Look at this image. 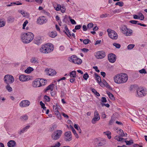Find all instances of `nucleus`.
I'll return each instance as SVG.
<instances>
[{"label": "nucleus", "mask_w": 147, "mask_h": 147, "mask_svg": "<svg viewBox=\"0 0 147 147\" xmlns=\"http://www.w3.org/2000/svg\"><path fill=\"white\" fill-rule=\"evenodd\" d=\"M128 78V76L126 73H121L115 75L113 77V80L115 83L121 84L126 83Z\"/></svg>", "instance_id": "f257e3e1"}, {"label": "nucleus", "mask_w": 147, "mask_h": 147, "mask_svg": "<svg viewBox=\"0 0 147 147\" xmlns=\"http://www.w3.org/2000/svg\"><path fill=\"white\" fill-rule=\"evenodd\" d=\"M22 42L25 44H28L31 42L34 38L33 33L30 32L22 33L20 36Z\"/></svg>", "instance_id": "f03ea898"}, {"label": "nucleus", "mask_w": 147, "mask_h": 147, "mask_svg": "<svg viewBox=\"0 0 147 147\" xmlns=\"http://www.w3.org/2000/svg\"><path fill=\"white\" fill-rule=\"evenodd\" d=\"M47 82L46 80L44 79L38 78L34 80L32 83V86L35 88L40 87L44 85Z\"/></svg>", "instance_id": "7ed1b4c3"}, {"label": "nucleus", "mask_w": 147, "mask_h": 147, "mask_svg": "<svg viewBox=\"0 0 147 147\" xmlns=\"http://www.w3.org/2000/svg\"><path fill=\"white\" fill-rule=\"evenodd\" d=\"M121 32L126 36H130L132 35L133 31L131 29L127 28L126 26H123L120 27Z\"/></svg>", "instance_id": "20e7f679"}, {"label": "nucleus", "mask_w": 147, "mask_h": 147, "mask_svg": "<svg viewBox=\"0 0 147 147\" xmlns=\"http://www.w3.org/2000/svg\"><path fill=\"white\" fill-rule=\"evenodd\" d=\"M68 59L70 62L78 65H80L82 62V60L75 55L69 57Z\"/></svg>", "instance_id": "39448f33"}, {"label": "nucleus", "mask_w": 147, "mask_h": 147, "mask_svg": "<svg viewBox=\"0 0 147 147\" xmlns=\"http://www.w3.org/2000/svg\"><path fill=\"white\" fill-rule=\"evenodd\" d=\"M3 80L6 84H11L14 82V78L13 76L7 74L4 76Z\"/></svg>", "instance_id": "423d86ee"}, {"label": "nucleus", "mask_w": 147, "mask_h": 147, "mask_svg": "<svg viewBox=\"0 0 147 147\" xmlns=\"http://www.w3.org/2000/svg\"><path fill=\"white\" fill-rule=\"evenodd\" d=\"M107 31L108 33V36L110 38L115 40L117 39L118 35L114 31L110 29H108L107 30Z\"/></svg>", "instance_id": "0eeeda50"}, {"label": "nucleus", "mask_w": 147, "mask_h": 147, "mask_svg": "<svg viewBox=\"0 0 147 147\" xmlns=\"http://www.w3.org/2000/svg\"><path fill=\"white\" fill-rule=\"evenodd\" d=\"M62 133V131L61 130H57L52 134L51 138L53 140H58L60 137Z\"/></svg>", "instance_id": "6e6552de"}, {"label": "nucleus", "mask_w": 147, "mask_h": 147, "mask_svg": "<svg viewBox=\"0 0 147 147\" xmlns=\"http://www.w3.org/2000/svg\"><path fill=\"white\" fill-rule=\"evenodd\" d=\"M53 7L57 11H60L63 13L65 12V8L63 5H61L60 4H55L53 5Z\"/></svg>", "instance_id": "1a4fd4ad"}, {"label": "nucleus", "mask_w": 147, "mask_h": 147, "mask_svg": "<svg viewBox=\"0 0 147 147\" xmlns=\"http://www.w3.org/2000/svg\"><path fill=\"white\" fill-rule=\"evenodd\" d=\"M96 142H97V146L98 147L103 146L106 144L107 140L104 138H96L95 140Z\"/></svg>", "instance_id": "9d476101"}, {"label": "nucleus", "mask_w": 147, "mask_h": 147, "mask_svg": "<svg viewBox=\"0 0 147 147\" xmlns=\"http://www.w3.org/2000/svg\"><path fill=\"white\" fill-rule=\"evenodd\" d=\"M146 94V90L142 88H139L137 90L136 96L142 97L145 95Z\"/></svg>", "instance_id": "9b49d317"}, {"label": "nucleus", "mask_w": 147, "mask_h": 147, "mask_svg": "<svg viewBox=\"0 0 147 147\" xmlns=\"http://www.w3.org/2000/svg\"><path fill=\"white\" fill-rule=\"evenodd\" d=\"M44 45L47 54L51 53L54 50V46L51 43H48Z\"/></svg>", "instance_id": "f8f14e48"}, {"label": "nucleus", "mask_w": 147, "mask_h": 147, "mask_svg": "<svg viewBox=\"0 0 147 147\" xmlns=\"http://www.w3.org/2000/svg\"><path fill=\"white\" fill-rule=\"evenodd\" d=\"M64 138L65 141L66 142H69L72 140V135L71 132L67 131L65 132L64 134Z\"/></svg>", "instance_id": "ddd939ff"}, {"label": "nucleus", "mask_w": 147, "mask_h": 147, "mask_svg": "<svg viewBox=\"0 0 147 147\" xmlns=\"http://www.w3.org/2000/svg\"><path fill=\"white\" fill-rule=\"evenodd\" d=\"M30 104V101L25 100L21 101L19 103V106L21 108H25L29 106Z\"/></svg>", "instance_id": "4468645a"}, {"label": "nucleus", "mask_w": 147, "mask_h": 147, "mask_svg": "<svg viewBox=\"0 0 147 147\" xmlns=\"http://www.w3.org/2000/svg\"><path fill=\"white\" fill-rule=\"evenodd\" d=\"M96 57L97 59H102L106 56V53L103 51H99L96 53Z\"/></svg>", "instance_id": "2eb2a0df"}, {"label": "nucleus", "mask_w": 147, "mask_h": 147, "mask_svg": "<svg viewBox=\"0 0 147 147\" xmlns=\"http://www.w3.org/2000/svg\"><path fill=\"white\" fill-rule=\"evenodd\" d=\"M47 21V19L46 17L41 16L37 19L36 22L38 24L41 25L46 23Z\"/></svg>", "instance_id": "dca6fc26"}, {"label": "nucleus", "mask_w": 147, "mask_h": 147, "mask_svg": "<svg viewBox=\"0 0 147 147\" xmlns=\"http://www.w3.org/2000/svg\"><path fill=\"white\" fill-rule=\"evenodd\" d=\"M108 58L109 61L110 63H114L116 61V56L115 54L110 53L108 55Z\"/></svg>", "instance_id": "f3484780"}, {"label": "nucleus", "mask_w": 147, "mask_h": 147, "mask_svg": "<svg viewBox=\"0 0 147 147\" xmlns=\"http://www.w3.org/2000/svg\"><path fill=\"white\" fill-rule=\"evenodd\" d=\"M100 119V116L98 111H95L94 112V117L92 120V123L93 124H95Z\"/></svg>", "instance_id": "a211bd4d"}, {"label": "nucleus", "mask_w": 147, "mask_h": 147, "mask_svg": "<svg viewBox=\"0 0 147 147\" xmlns=\"http://www.w3.org/2000/svg\"><path fill=\"white\" fill-rule=\"evenodd\" d=\"M45 73L48 76H53L56 74V71L51 69L47 68L45 70Z\"/></svg>", "instance_id": "6ab92c4d"}, {"label": "nucleus", "mask_w": 147, "mask_h": 147, "mask_svg": "<svg viewBox=\"0 0 147 147\" xmlns=\"http://www.w3.org/2000/svg\"><path fill=\"white\" fill-rule=\"evenodd\" d=\"M19 79L20 81L24 82L30 80V78L29 76H25L22 74L19 76Z\"/></svg>", "instance_id": "aec40b11"}, {"label": "nucleus", "mask_w": 147, "mask_h": 147, "mask_svg": "<svg viewBox=\"0 0 147 147\" xmlns=\"http://www.w3.org/2000/svg\"><path fill=\"white\" fill-rule=\"evenodd\" d=\"M39 51L41 54H47V51L45 48L44 44L42 45L39 49Z\"/></svg>", "instance_id": "412c9836"}, {"label": "nucleus", "mask_w": 147, "mask_h": 147, "mask_svg": "<svg viewBox=\"0 0 147 147\" xmlns=\"http://www.w3.org/2000/svg\"><path fill=\"white\" fill-rule=\"evenodd\" d=\"M65 28V30H63V32L67 35V36L69 37L71 36V34L69 32L67 26L66 25H64V26Z\"/></svg>", "instance_id": "4be33fe9"}, {"label": "nucleus", "mask_w": 147, "mask_h": 147, "mask_svg": "<svg viewBox=\"0 0 147 147\" xmlns=\"http://www.w3.org/2000/svg\"><path fill=\"white\" fill-rule=\"evenodd\" d=\"M30 61L33 64H38L39 63L38 58L35 57H33L30 59Z\"/></svg>", "instance_id": "5701e85b"}, {"label": "nucleus", "mask_w": 147, "mask_h": 147, "mask_svg": "<svg viewBox=\"0 0 147 147\" xmlns=\"http://www.w3.org/2000/svg\"><path fill=\"white\" fill-rule=\"evenodd\" d=\"M16 144V142L12 140H11L9 141L7 143V145L8 147H13L15 146Z\"/></svg>", "instance_id": "b1692460"}, {"label": "nucleus", "mask_w": 147, "mask_h": 147, "mask_svg": "<svg viewBox=\"0 0 147 147\" xmlns=\"http://www.w3.org/2000/svg\"><path fill=\"white\" fill-rule=\"evenodd\" d=\"M138 21L137 20H131L129 21V22L131 23L134 24H137L138 25H140L141 26L146 27V25L144 24H142L140 23H137Z\"/></svg>", "instance_id": "393cba45"}, {"label": "nucleus", "mask_w": 147, "mask_h": 147, "mask_svg": "<svg viewBox=\"0 0 147 147\" xmlns=\"http://www.w3.org/2000/svg\"><path fill=\"white\" fill-rule=\"evenodd\" d=\"M54 85L53 84H51L49 85L45 89V92L48 90H53L54 88Z\"/></svg>", "instance_id": "a878e982"}, {"label": "nucleus", "mask_w": 147, "mask_h": 147, "mask_svg": "<svg viewBox=\"0 0 147 147\" xmlns=\"http://www.w3.org/2000/svg\"><path fill=\"white\" fill-rule=\"evenodd\" d=\"M49 36L52 38H55L57 35V33L56 31H52L49 33Z\"/></svg>", "instance_id": "bb28decb"}, {"label": "nucleus", "mask_w": 147, "mask_h": 147, "mask_svg": "<svg viewBox=\"0 0 147 147\" xmlns=\"http://www.w3.org/2000/svg\"><path fill=\"white\" fill-rule=\"evenodd\" d=\"M33 68L31 67H28L25 70L24 72L25 73L29 74L31 73L34 70Z\"/></svg>", "instance_id": "cd10ccee"}, {"label": "nucleus", "mask_w": 147, "mask_h": 147, "mask_svg": "<svg viewBox=\"0 0 147 147\" xmlns=\"http://www.w3.org/2000/svg\"><path fill=\"white\" fill-rule=\"evenodd\" d=\"M20 12L22 14L23 16L26 17H28L29 16L28 13L24 11V10H20Z\"/></svg>", "instance_id": "c85d7f7f"}, {"label": "nucleus", "mask_w": 147, "mask_h": 147, "mask_svg": "<svg viewBox=\"0 0 147 147\" xmlns=\"http://www.w3.org/2000/svg\"><path fill=\"white\" fill-rule=\"evenodd\" d=\"M95 79L97 81V83L101 82V80L100 77L97 74L95 73L94 74Z\"/></svg>", "instance_id": "c756f323"}, {"label": "nucleus", "mask_w": 147, "mask_h": 147, "mask_svg": "<svg viewBox=\"0 0 147 147\" xmlns=\"http://www.w3.org/2000/svg\"><path fill=\"white\" fill-rule=\"evenodd\" d=\"M6 24V22L3 19H0V28L4 26Z\"/></svg>", "instance_id": "7c9ffc66"}, {"label": "nucleus", "mask_w": 147, "mask_h": 147, "mask_svg": "<svg viewBox=\"0 0 147 147\" xmlns=\"http://www.w3.org/2000/svg\"><path fill=\"white\" fill-rule=\"evenodd\" d=\"M42 41L41 38L40 37H38L36 39L34 43L37 45H39L41 43Z\"/></svg>", "instance_id": "2f4dec72"}, {"label": "nucleus", "mask_w": 147, "mask_h": 147, "mask_svg": "<svg viewBox=\"0 0 147 147\" xmlns=\"http://www.w3.org/2000/svg\"><path fill=\"white\" fill-rule=\"evenodd\" d=\"M119 134L121 136H125L127 135L126 133L124 134L123 131L122 129H119L117 131Z\"/></svg>", "instance_id": "473e14b6"}, {"label": "nucleus", "mask_w": 147, "mask_h": 147, "mask_svg": "<svg viewBox=\"0 0 147 147\" xmlns=\"http://www.w3.org/2000/svg\"><path fill=\"white\" fill-rule=\"evenodd\" d=\"M107 93L108 94L109 97L112 100H115V97L113 95L110 93L109 91H107Z\"/></svg>", "instance_id": "72a5a7b5"}, {"label": "nucleus", "mask_w": 147, "mask_h": 147, "mask_svg": "<svg viewBox=\"0 0 147 147\" xmlns=\"http://www.w3.org/2000/svg\"><path fill=\"white\" fill-rule=\"evenodd\" d=\"M69 76L71 78H76V71H73L70 72Z\"/></svg>", "instance_id": "f704fd0d"}, {"label": "nucleus", "mask_w": 147, "mask_h": 147, "mask_svg": "<svg viewBox=\"0 0 147 147\" xmlns=\"http://www.w3.org/2000/svg\"><path fill=\"white\" fill-rule=\"evenodd\" d=\"M22 4V3L20 1H17L16 2L11 3L10 5H7V6H11L13 5H20Z\"/></svg>", "instance_id": "c9c22d12"}, {"label": "nucleus", "mask_w": 147, "mask_h": 147, "mask_svg": "<svg viewBox=\"0 0 147 147\" xmlns=\"http://www.w3.org/2000/svg\"><path fill=\"white\" fill-rule=\"evenodd\" d=\"M20 119L22 121L26 120L28 119V116L27 115L25 114L22 116L20 117Z\"/></svg>", "instance_id": "e433bc0d"}, {"label": "nucleus", "mask_w": 147, "mask_h": 147, "mask_svg": "<svg viewBox=\"0 0 147 147\" xmlns=\"http://www.w3.org/2000/svg\"><path fill=\"white\" fill-rule=\"evenodd\" d=\"M138 14L139 19L141 20H143L144 19V15L140 12L138 13Z\"/></svg>", "instance_id": "4c0bfd02"}, {"label": "nucleus", "mask_w": 147, "mask_h": 147, "mask_svg": "<svg viewBox=\"0 0 147 147\" xmlns=\"http://www.w3.org/2000/svg\"><path fill=\"white\" fill-rule=\"evenodd\" d=\"M7 85L5 86V88L9 92H11L12 91V89L11 87L9 85V84H7Z\"/></svg>", "instance_id": "58836bf2"}, {"label": "nucleus", "mask_w": 147, "mask_h": 147, "mask_svg": "<svg viewBox=\"0 0 147 147\" xmlns=\"http://www.w3.org/2000/svg\"><path fill=\"white\" fill-rule=\"evenodd\" d=\"M103 133L105 135H106L109 139H110L111 138V133L109 131H107L106 132H104Z\"/></svg>", "instance_id": "ea45409f"}, {"label": "nucleus", "mask_w": 147, "mask_h": 147, "mask_svg": "<svg viewBox=\"0 0 147 147\" xmlns=\"http://www.w3.org/2000/svg\"><path fill=\"white\" fill-rule=\"evenodd\" d=\"M135 46V45L134 44H129L127 46V48L129 50H131Z\"/></svg>", "instance_id": "a19ab883"}, {"label": "nucleus", "mask_w": 147, "mask_h": 147, "mask_svg": "<svg viewBox=\"0 0 147 147\" xmlns=\"http://www.w3.org/2000/svg\"><path fill=\"white\" fill-rule=\"evenodd\" d=\"M116 5H118L120 7H122L124 5V3L122 1H119L115 3Z\"/></svg>", "instance_id": "79ce46f5"}, {"label": "nucleus", "mask_w": 147, "mask_h": 147, "mask_svg": "<svg viewBox=\"0 0 147 147\" xmlns=\"http://www.w3.org/2000/svg\"><path fill=\"white\" fill-rule=\"evenodd\" d=\"M58 106L57 105H53V109L54 112L55 113H56L57 111H59L58 110Z\"/></svg>", "instance_id": "37998d69"}, {"label": "nucleus", "mask_w": 147, "mask_h": 147, "mask_svg": "<svg viewBox=\"0 0 147 147\" xmlns=\"http://www.w3.org/2000/svg\"><path fill=\"white\" fill-rule=\"evenodd\" d=\"M55 114L58 119L60 120H61L62 119V117L59 111H57Z\"/></svg>", "instance_id": "c03bdc74"}, {"label": "nucleus", "mask_w": 147, "mask_h": 147, "mask_svg": "<svg viewBox=\"0 0 147 147\" xmlns=\"http://www.w3.org/2000/svg\"><path fill=\"white\" fill-rule=\"evenodd\" d=\"M115 139L118 141H122L124 139L121 138L120 136H116L115 137Z\"/></svg>", "instance_id": "a18cd8bd"}, {"label": "nucleus", "mask_w": 147, "mask_h": 147, "mask_svg": "<svg viewBox=\"0 0 147 147\" xmlns=\"http://www.w3.org/2000/svg\"><path fill=\"white\" fill-rule=\"evenodd\" d=\"M113 45L117 49H119L121 47V45L117 43H114Z\"/></svg>", "instance_id": "49530a36"}, {"label": "nucleus", "mask_w": 147, "mask_h": 147, "mask_svg": "<svg viewBox=\"0 0 147 147\" xmlns=\"http://www.w3.org/2000/svg\"><path fill=\"white\" fill-rule=\"evenodd\" d=\"M139 72L140 74H146L147 72L145 70V69H142L141 70H140L139 71Z\"/></svg>", "instance_id": "de8ad7c7"}, {"label": "nucleus", "mask_w": 147, "mask_h": 147, "mask_svg": "<svg viewBox=\"0 0 147 147\" xmlns=\"http://www.w3.org/2000/svg\"><path fill=\"white\" fill-rule=\"evenodd\" d=\"M92 92L94 93L97 96H100V94L98 92L94 89H92Z\"/></svg>", "instance_id": "09e8293b"}, {"label": "nucleus", "mask_w": 147, "mask_h": 147, "mask_svg": "<svg viewBox=\"0 0 147 147\" xmlns=\"http://www.w3.org/2000/svg\"><path fill=\"white\" fill-rule=\"evenodd\" d=\"M125 142L127 145H131L133 143V141L132 140H130L129 141H125Z\"/></svg>", "instance_id": "8fccbe9b"}, {"label": "nucleus", "mask_w": 147, "mask_h": 147, "mask_svg": "<svg viewBox=\"0 0 147 147\" xmlns=\"http://www.w3.org/2000/svg\"><path fill=\"white\" fill-rule=\"evenodd\" d=\"M40 105L41 106V107L44 110H46V107L45 106V105L43 102L41 101L40 102Z\"/></svg>", "instance_id": "3c124183"}, {"label": "nucleus", "mask_w": 147, "mask_h": 147, "mask_svg": "<svg viewBox=\"0 0 147 147\" xmlns=\"http://www.w3.org/2000/svg\"><path fill=\"white\" fill-rule=\"evenodd\" d=\"M69 18L70 22L72 24L75 25L76 24V22L75 20H74L72 19L70 17H69Z\"/></svg>", "instance_id": "603ef678"}, {"label": "nucleus", "mask_w": 147, "mask_h": 147, "mask_svg": "<svg viewBox=\"0 0 147 147\" xmlns=\"http://www.w3.org/2000/svg\"><path fill=\"white\" fill-rule=\"evenodd\" d=\"M93 26V24L92 23L88 24L87 25V27L88 29H90Z\"/></svg>", "instance_id": "864d4df0"}, {"label": "nucleus", "mask_w": 147, "mask_h": 147, "mask_svg": "<svg viewBox=\"0 0 147 147\" xmlns=\"http://www.w3.org/2000/svg\"><path fill=\"white\" fill-rule=\"evenodd\" d=\"M28 23V22L27 20H26L24 23L23 25V27L22 28L23 29H25V28L26 26V25Z\"/></svg>", "instance_id": "5fc2aeb1"}, {"label": "nucleus", "mask_w": 147, "mask_h": 147, "mask_svg": "<svg viewBox=\"0 0 147 147\" xmlns=\"http://www.w3.org/2000/svg\"><path fill=\"white\" fill-rule=\"evenodd\" d=\"M88 77L89 76L87 73H86L83 76V78L85 80H87Z\"/></svg>", "instance_id": "6e6d98bb"}, {"label": "nucleus", "mask_w": 147, "mask_h": 147, "mask_svg": "<svg viewBox=\"0 0 147 147\" xmlns=\"http://www.w3.org/2000/svg\"><path fill=\"white\" fill-rule=\"evenodd\" d=\"M61 145V144L59 142H57L55 145L51 146V147H59Z\"/></svg>", "instance_id": "4d7b16f0"}, {"label": "nucleus", "mask_w": 147, "mask_h": 147, "mask_svg": "<svg viewBox=\"0 0 147 147\" xmlns=\"http://www.w3.org/2000/svg\"><path fill=\"white\" fill-rule=\"evenodd\" d=\"M44 98L45 100L47 102H49L50 100L49 97L47 96H44Z\"/></svg>", "instance_id": "13d9d810"}, {"label": "nucleus", "mask_w": 147, "mask_h": 147, "mask_svg": "<svg viewBox=\"0 0 147 147\" xmlns=\"http://www.w3.org/2000/svg\"><path fill=\"white\" fill-rule=\"evenodd\" d=\"M90 41V40L88 39H86L83 40V42L85 45L88 44Z\"/></svg>", "instance_id": "bf43d9fd"}, {"label": "nucleus", "mask_w": 147, "mask_h": 147, "mask_svg": "<svg viewBox=\"0 0 147 147\" xmlns=\"http://www.w3.org/2000/svg\"><path fill=\"white\" fill-rule=\"evenodd\" d=\"M26 129H21L19 132V134L21 135L23 133H24L26 131Z\"/></svg>", "instance_id": "052dcab7"}, {"label": "nucleus", "mask_w": 147, "mask_h": 147, "mask_svg": "<svg viewBox=\"0 0 147 147\" xmlns=\"http://www.w3.org/2000/svg\"><path fill=\"white\" fill-rule=\"evenodd\" d=\"M8 21L10 22H13L14 21V18L13 17H10L8 18Z\"/></svg>", "instance_id": "680f3d73"}, {"label": "nucleus", "mask_w": 147, "mask_h": 147, "mask_svg": "<svg viewBox=\"0 0 147 147\" xmlns=\"http://www.w3.org/2000/svg\"><path fill=\"white\" fill-rule=\"evenodd\" d=\"M81 26H82L81 25H78L76 26H75V28L76 30H79Z\"/></svg>", "instance_id": "e2e57ef3"}, {"label": "nucleus", "mask_w": 147, "mask_h": 147, "mask_svg": "<svg viewBox=\"0 0 147 147\" xmlns=\"http://www.w3.org/2000/svg\"><path fill=\"white\" fill-rule=\"evenodd\" d=\"M93 67L96 71L98 73L100 72V70L98 69V67L97 66H94Z\"/></svg>", "instance_id": "0e129e2a"}, {"label": "nucleus", "mask_w": 147, "mask_h": 147, "mask_svg": "<svg viewBox=\"0 0 147 147\" xmlns=\"http://www.w3.org/2000/svg\"><path fill=\"white\" fill-rule=\"evenodd\" d=\"M101 105H102V107L105 106L108 108L110 106L109 105L108 103H107V104L102 103V104H101Z\"/></svg>", "instance_id": "69168bd1"}, {"label": "nucleus", "mask_w": 147, "mask_h": 147, "mask_svg": "<svg viewBox=\"0 0 147 147\" xmlns=\"http://www.w3.org/2000/svg\"><path fill=\"white\" fill-rule=\"evenodd\" d=\"M101 101L102 102L104 103L106 102L107 101L106 98L105 97H102L101 99Z\"/></svg>", "instance_id": "338daca9"}, {"label": "nucleus", "mask_w": 147, "mask_h": 147, "mask_svg": "<svg viewBox=\"0 0 147 147\" xmlns=\"http://www.w3.org/2000/svg\"><path fill=\"white\" fill-rule=\"evenodd\" d=\"M82 28L83 29V30L84 31H86L88 29L87 26H86V25H84L83 26Z\"/></svg>", "instance_id": "774afa93"}]
</instances>
